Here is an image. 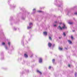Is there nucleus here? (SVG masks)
I'll return each mask as SVG.
<instances>
[{
    "label": "nucleus",
    "mask_w": 77,
    "mask_h": 77,
    "mask_svg": "<svg viewBox=\"0 0 77 77\" xmlns=\"http://www.w3.org/2000/svg\"><path fill=\"white\" fill-rule=\"evenodd\" d=\"M37 12H42V11H37Z\"/></svg>",
    "instance_id": "9b49d317"
},
{
    "label": "nucleus",
    "mask_w": 77,
    "mask_h": 77,
    "mask_svg": "<svg viewBox=\"0 0 77 77\" xmlns=\"http://www.w3.org/2000/svg\"><path fill=\"white\" fill-rule=\"evenodd\" d=\"M48 45L49 47H51L52 45V44L50 43H48Z\"/></svg>",
    "instance_id": "f03ea898"
},
{
    "label": "nucleus",
    "mask_w": 77,
    "mask_h": 77,
    "mask_svg": "<svg viewBox=\"0 0 77 77\" xmlns=\"http://www.w3.org/2000/svg\"><path fill=\"white\" fill-rule=\"evenodd\" d=\"M5 42H3V43H2V45H5Z\"/></svg>",
    "instance_id": "dca6fc26"
},
{
    "label": "nucleus",
    "mask_w": 77,
    "mask_h": 77,
    "mask_svg": "<svg viewBox=\"0 0 77 77\" xmlns=\"http://www.w3.org/2000/svg\"><path fill=\"white\" fill-rule=\"evenodd\" d=\"M37 72H38V73L40 74H42V72L38 70H37Z\"/></svg>",
    "instance_id": "39448f33"
},
{
    "label": "nucleus",
    "mask_w": 77,
    "mask_h": 77,
    "mask_svg": "<svg viewBox=\"0 0 77 77\" xmlns=\"http://www.w3.org/2000/svg\"><path fill=\"white\" fill-rule=\"evenodd\" d=\"M5 48H6V49H8V47L6 46L5 47Z\"/></svg>",
    "instance_id": "4be33fe9"
},
{
    "label": "nucleus",
    "mask_w": 77,
    "mask_h": 77,
    "mask_svg": "<svg viewBox=\"0 0 77 77\" xmlns=\"http://www.w3.org/2000/svg\"><path fill=\"white\" fill-rule=\"evenodd\" d=\"M71 38L72 39H73V36H71Z\"/></svg>",
    "instance_id": "2eb2a0df"
},
{
    "label": "nucleus",
    "mask_w": 77,
    "mask_h": 77,
    "mask_svg": "<svg viewBox=\"0 0 77 77\" xmlns=\"http://www.w3.org/2000/svg\"><path fill=\"white\" fill-rule=\"evenodd\" d=\"M69 23L70 24H72V22H69Z\"/></svg>",
    "instance_id": "ddd939ff"
},
{
    "label": "nucleus",
    "mask_w": 77,
    "mask_h": 77,
    "mask_svg": "<svg viewBox=\"0 0 77 77\" xmlns=\"http://www.w3.org/2000/svg\"><path fill=\"white\" fill-rule=\"evenodd\" d=\"M59 50H62L63 49V48H62L59 47Z\"/></svg>",
    "instance_id": "1a4fd4ad"
},
{
    "label": "nucleus",
    "mask_w": 77,
    "mask_h": 77,
    "mask_svg": "<svg viewBox=\"0 0 77 77\" xmlns=\"http://www.w3.org/2000/svg\"><path fill=\"white\" fill-rule=\"evenodd\" d=\"M68 66H69V67H70V64H69L68 65Z\"/></svg>",
    "instance_id": "5701e85b"
},
{
    "label": "nucleus",
    "mask_w": 77,
    "mask_h": 77,
    "mask_svg": "<svg viewBox=\"0 0 77 77\" xmlns=\"http://www.w3.org/2000/svg\"><path fill=\"white\" fill-rule=\"evenodd\" d=\"M31 24H32V23H29V25H31Z\"/></svg>",
    "instance_id": "6ab92c4d"
},
{
    "label": "nucleus",
    "mask_w": 77,
    "mask_h": 77,
    "mask_svg": "<svg viewBox=\"0 0 77 77\" xmlns=\"http://www.w3.org/2000/svg\"><path fill=\"white\" fill-rule=\"evenodd\" d=\"M63 35L64 36H66V34H65V32H64L63 33Z\"/></svg>",
    "instance_id": "9d476101"
},
{
    "label": "nucleus",
    "mask_w": 77,
    "mask_h": 77,
    "mask_svg": "<svg viewBox=\"0 0 77 77\" xmlns=\"http://www.w3.org/2000/svg\"><path fill=\"white\" fill-rule=\"evenodd\" d=\"M54 27H56V25H54Z\"/></svg>",
    "instance_id": "412c9836"
},
{
    "label": "nucleus",
    "mask_w": 77,
    "mask_h": 77,
    "mask_svg": "<svg viewBox=\"0 0 77 77\" xmlns=\"http://www.w3.org/2000/svg\"><path fill=\"white\" fill-rule=\"evenodd\" d=\"M54 44L53 45V47H54Z\"/></svg>",
    "instance_id": "a878e982"
},
{
    "label": "nucleus",
    "mask_w": 77,
    "mask_h": 77,
    "mask_svg": "<svg viewBox=\"0 0 77 77\" xmlns=\"http://www.w3.org/2000/svg\"><path fill=\"white\" fill-rule=\"evenodd\" d=\"M39 63H42V59L41 58H39Z\"/></svg>",
    "instance_id": "7ed1b4c3"
},
{
    "label": "nucleus",
    "mask_w": 77,
    "mask_h": 77,
    "mask_svg": "<svg viewBox=\"0 0 77 77\" xmlns=\"http://www.w3.org/2000/svg\"><path fill=\"white\" fill-rule=\"evenodd\" d=\"M52 62L53 63H54V62H55V60L54 59H53L52 60Z\"/></svg>",
    "instance_id": "6e6552de"
},
{
    "label": "nucleus",
    "mask_w": 77,
    "mask_h": 77,
    "mask_svg": "<svg viewBox=\"0 0 77 77\" xmlns=\"http://www.w3.org/2000/svg\"><path fill=\"white\" fill-rule=\"evenodd\" d=\"M68 42H69V43H70V44L72 43V42H71V40H68Z\"/></svg>",
    "instance_id": "0eeeda50"
},
{
    "label": "nucleus",
    "mask_w": 77,
    "mask_h": 77,
    "mask_svg": "<svg viewBox=\"0 0 77 77\" xmlns=\"http://www.w3.org/2000/svg\"><path fill=\"white\" fill-rule=\"evenodd\" d=\"M10 42H8V44L9 45H10Z\"/></svg>",
    "instance_id": "a211bd4d"
},
{
    "label": "nucleus",
    "mask_w": 77,
    "mask_h": 77,
    "mask_svg": "<svg viewBox=\"0 0 77 77\" xmlns=\"http://www.w3.org/2000/svg\"><path fill=\"white\" fill-rule=\"evenodd\" d=\"M75 15H77V13H74Z\"/></svg>",
    "instance_id": "aec40b11"
},
{
    "label": "nucleus",
    "mask_w": 77,
    "mask_h": 77,
    "mask_svg": "<svg viewBox=\"0 0 77 77\" xmlns=\"http://www.w3.org/2000/svg\"><path fill=\"white\" fill-rule=\"evenodd\" d=\"M63 26L62 27H61L60 26H59V29H60V30H62L63 29H66V26H65V24L63 23Z\"/></svg>",
    "instance_id": "f257e3e1"
},
{
    "label": "nucleus",
    "mask_w": 77,
    "mask_h": 77,
    "mask_svg": "<svg viewBox=\"0 0 77 77\" xmlns=\"http://www.w3.org/2000/svg\"><path fill=\"white\" fill-rule=\"evenodd\" d=\"M49 39H50V40H51V39H52L51 38V37H49Z\"/></svg>",
    "instance_id": "4468645a"
},
{
    "label": "nucleus",
    "mask_w": 77,
    "mask_h": 77,
    "mask_svg": "<svg viewBox=\"0 0 77 77\" xmlns=\"http://www.w3.org/2000/svg\"><path fill=\"white\" fill-rule=\"evenodd\" d=\"M27 28H28V29H31V27L28 26L27 27Z\"/></svg>",
    "instance_id": "f8f14e48"
},
{
    "label": "nucleus",
    "mask_w": 77,
    "mask_h": 77,
    "mask_svg": "<svg viewBox=\"0 0 77 77\" xmlns=\"http://www.w3.org/2000/svg\"><path fill=\"white\" fill-rule=\"evenodd\" d=\"M62 38V37H59V39H61Z\"/></svg>",
    "instance_id": "b1692460"
},
{
    "label": "nucleus",
    "mask_w": 77,
    "mask_h": 77,
    "mask_svg": "<svg viewBox=\"0 0 77 77\" xmlns=\"http://www.w3.org/2000/svg\"><path fill=\"white\" fill-rule=\"evenodd\" d=\"M43 34L45 36H46V35H47V32H43Z\"/></svg>",
    "instance_id": "20e7f679"
},
{
    "label": "nucleus",
    "mask_w": 77,
    "mask_h": 77,
    "mask_svg": "<svg viewBox=\"0 0 77 77\" xmlns=\"http://www.w3.org/2000/svg\"><path fill=\"white\" fill-rule=\"evenodd\" d=\"M51 66H49V69H51Z\"/></svg>",
    "instance_id": "f3484780"
},
{
    "label": "nucleus",
    "mask_w": 77,
    "mask_h": 77,
    "mask_svg": "<svg viewBox=\"0 0 77 77\" xmlns=\"http://www.w3.org/2000/svg\"><path fill=\"white\" fill-rule=\"evenodd\" d=\"M55 23H57V21H56L55 22Z\"/></svg>",
    "instance_id": "bb28decb"
},
{
    "label": "nucleus",
    "mask_w": 77,
    "mask_h": 77,
    "mask_svg": "<svg viewBox=\"0 0 77 77\" xmlns=\"http://www.w3.org/2000/svg\"><path fill=\"white\" fill-rule=\"evenodd\" d=\"M35 10H36V9H33V11H35Z\"/></svg>",
    "instance_id": "393cba45"
},
{
    "label": "nucleus",
    "mask_w": 77,
    "mask_h": 77,
    "mask_svg": "<svg viewBox=\"0 0 77 77\" xmlns=\"http://www.w3.org/2000/svg\"><path fill=\"white\" fill-rule=\"evenodd\" d=\"M24 56H25V57H28V56L26 54H24Z\"/></svg>",
    "instance_id": "423d86ee"
}]
</instances>
